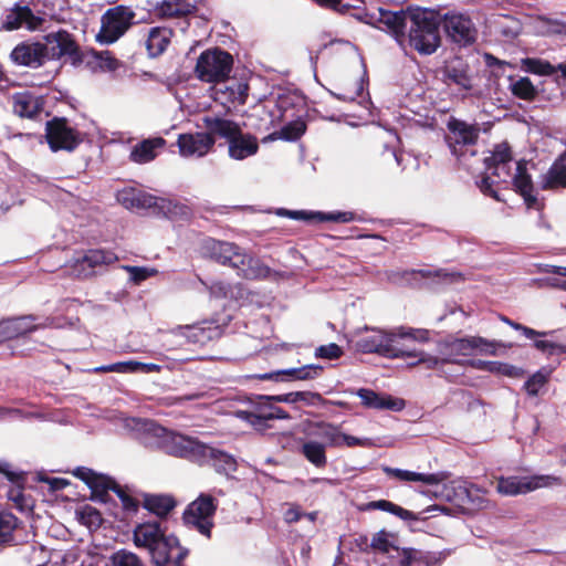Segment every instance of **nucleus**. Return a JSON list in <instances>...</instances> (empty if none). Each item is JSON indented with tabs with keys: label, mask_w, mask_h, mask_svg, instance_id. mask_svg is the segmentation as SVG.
I'll list each match as a JSON object with an SVG mask.
<instances>
[{
	"label": "nucleus",
	"mask_w": 566,
	"mask_h": 566,
	"mask_svg": "<svg viewBox=\"0 0 566 566\" xmlns=\"http://www.w3.org/2000/svg\"><path fill=\"white\" fill-rule=\"evenodd\" d=\"M200 253L205 259L232 268L245 280H264L271 275L268 265L234 242L208 237L201 242Z\"/></svg>",
	"instance_id": "obj_1"
},
{
	"label": "nucleus",
	"mask_w": 566,
	"mask_h": 566,
	"mask_svg": "<svg viewBox=\"0 0 566 566\" xmlns=\"http://www.w3.org/2000/svg\"><path fill=\"white\" fill-rule=\"evenodd\" d=\"M374 334L360 336L355 340V349L363 354H378L381 357L395 359L415 355L408 348L398 346L399 340L411 338L419 343L429 340V331L423 328L397 327L391 331L371 329Z\"/></svg>",
	"instance_id": "obj_2"
},
{
	"label": "nucleus",
	"mask_w": 566,
	"mask_h": 566,
	"mask_svg": "<svg viewBox=\"0 0 566 566\" xmlns=\"http://www.w3.org/2000/svg\"><path fill=\"white\" fill-rule=\"evenodd\" d=\"M211 125L218 139L228 145V155L234 160H244L259 151V140L251 133H244L235 120L218 116Z\"/></svg>",
	"instance_id": "obj_3"
},
{
	"label": "nucleus",
	"mask_w": 566,
	"mask_h": 566,
	"mask_svg": "<svg viewBox=\"0 0 566 566\" xmlns=\"http://www.w3.org/2000/svg\"><path fill=\"white\" fill-rule=\"evenodd\" d=\"M144 429L147 433L161 440V447L166 453L199 464L202 462L206 444L198 439L182 434H174L155 421H147L144 424Z\"/></svg>",
	"instance_id": "obj_4"
},
{
	"label": "nucleus",
	"mask_w": 566,
	"mask_h": 566,
	"mask_svg": "<svg viewBox=\"0 0 566 566\" xmlns=\"http://www.w3.org/2000/svg\"><path fill=\"white\" fill-rule=\"evenodd\" d=\"M408 40L420 54L436 52L441 40L437 19L426 10L411 11Z\"/></svg>",
	"instance_id": "obj_5"
},
{
	"label": "nucleus",
	"mask_w": 566,
	"mask_h": 566,
	"mask_svg": "<svg viewBox=\"0 0 566 566\" xmlns=\"http://www.w3.org/2000/svg\"><path fill=\"white\" fill-rule=\"evenodd\" d=\"M136 13L127 6L108 8L101 17V27L95 41L101 45H111L123 38L135 23Z\"/></svg>",
	"instance_id": "obj_6"
},
{
	"label": "nucleus",
	"mask_w": 566,
	"mask_h": 566,
	"mask_svg": "<svg viewBox=\"0 0 566 566\" xmlns=\"http://www.w3.org/2000/svg\"><path fill=\"white\" fill-rule=\"evenodd\" d=\"M232 66V55L220 48H214L201 52L195 73L200 81L217 84L227 80Z\"/></svg>",
	"instance_id": "obj_7"
},
{
	"label": "nucleus",
	"mask_w": 566,
	"mask_h": 566,
	"mask_svg": "<svg viewBox=\"0 0 566 566\" xmlns=\"http://www.w3.org/2000/svg\"><path fill=\"white\" fill-rule=\"evenodd\" d=\"M217 509V499L211 494L201 493L187 505L182 513V522L186 526L196 530L207 538H211Z\"/></svg>",
	"instance_id": "obj_8"
},
{
	"label": "nucleus",
	"mask_w": 566,
	"mask_h": 566,
	"mask_svg": "<svg viewBox=\"0 0 566 566\" xmlns=\"http://www.w3.org/2000/svg\"><path fill=\"white\" fill-rule=\"evenodd\" d=\"M448 134L444 136L451 154L460 161L465 155V147L474 146L480 136V127L476 124L450 117L447 122Z\"/></svg>",
	"instance_id": "obj_9"
},
{
	"label": "nucleus",
	"mask_w": 566,
	"mask_h": 566,
	"mask_svg": "<svg viewBox=\"0 0 566 566\" xmlns=\"http://www.w3.org/2000/svg\"><path fill=\"white\" fill-rule=\"evenodd\" d=\"M214 120H218V116H205L202 122L206 132L180 134L178 136L177 145L182 157H202L213 148L218 140V136L212 133L210 124Z\"/></svg>",
	"instance_id": "obj_10"
},
{
	"label": "nucleus",
	"mask_w": 566,
	"mask_h": 566,
	"mask_svg": "<svg viewBox=\"0 0 566 566\" xmlns=\"http://www.w3.org/2000/svg\"><path fill=\"white\" fill-rule=\"evenodd\" d=\"M45 138L52 151H73L82 143L81 133L65 117H53L45 124Z\"/></svg>",
	"instance_id": "obj_11"
},
{
	"label": "nucleus",
	"mask_w": 566,
	"mask_h": 566,
	"mask_svg": "<svg viewBox=\"0 0 566 566\" xmlns=\"http://www.w3.org/2000/svg\"><path fill=\"white\" fill-rule=\"evenodd\" d=\"M43 39L48 49L49 60L65 59L73 66H78V62L81 61V46L72 33H70L67 30L60 29L55 32L45 34Z\"/></svg>",
	"instance_id": "obj_12"
},
{
	"label": "nucleus",
	"mask_w": 566,
	"mask_h": 566,
	"mask_svg": "<svg viewBox=\"0 0 566 566\" xmlns=\"http://www.w3.org/2000/svg\"><path fill=\"white\" fill-rule=\"evenodd\" d=\"M560 484H563V479L554 475H535L532 478L510 476L499 480L497 490L505 495H517L539 488Z\"/></svg>",
	"instance_id": "obj_13"
},
{
	"label": "nucleus",
	"mask_w": 566,
	"mask_h": 566,
	"mask_svg": "<svg viewBox=\"0 0 566 566\" xmlns=\"http://www.w3.org/2000/svg\"><path fill=\"white\" fill-rule=\"evenodd\" d=\"M189 554V549L182 547L178 537L175 535H165L159 543L151 548L149 556L151 563L156 566H185L184 560Z\"/></svg>",
	"instance_id": "obj_14"
},
{
	"label": "nucleus",
	"mask_w": 566,
	"mask_h": 566,
	"mask_svg": "<svg viewBox=\"0 0 566 566\" xmlns=\"http://www.w3.org/2000/svg\"><path fill=\"white\" fill-rule=\"evenodd\" d=\"M512 185L514 191L523 198L524 205L528 210H544L545 203L543 200L538 199L535 192L534 182L527 171V161L525 159H521L516 163V171L512 178Z\"/></svg>",
	"instance_id": "obj_15"
},
{
	"label": "nucleus",
	"mask_w": 566,
	"mask_h": 566,
	"mask_svg": "<svg viewBox=\"0 0 566 566\" xmlns=\"http://www.w3.org/2000/svg\"><path fill=\"white\" fill-rule=\"evenodd\" d=\"M444 29L448 36L460 46L472 45L478 38V30L471 18L462 13H447Z\"/></svg>",
	"instance_id": "obj_16"
},
{
	"label": "nucleus",
	"mask_w": 566,
	"mask_h": 566,
	"mask_svg": "<svg viewBox=\"0 0 566 566\" xmlns=\"http://www.w3.org/2000/svg\"><path fill=\"white\" fill-rule=\"evenodd\" d=\"M446 556L442 552H431L415 547L396 548L394 566H441Z\"/></svg>",
	"instance_id": "obj_17"
},
{
	"label": "nucleus",
	"mask_w": 566,
	"mask_h": 566,
	"mask_svg": "<svg viewBox=\"0 0 566 566\" xmlns=\"http://www.w3.org/2000/svg\"><path fill=\"white\" fill-rule=\"evenodd\" d=\"M10 59L17 65L38 69L49 61L48 49L44 42L23 41L11 51Z\"/></svg>",
	"instance_id": "obj_18"
},
{
	"label": "nucleus",
	"mask_w": 566,
	"mask_h": 566,
	"mask_svg": "<svg viewBox=\"0 0 566 566\" xmlns=\"http://www.w3.org/2000/svg\"><path fill=\"white\" fill-rule=\"evenodd\" d=\"M318 429L317 437L325 441V447L331 448H355L370 447L371 441L368 438H357L340 431L339 426L321 421L315 424Z\"/></svg>",
	"instance_id": "obj_19"
},
{
	"label": "nucleus",
	"mask_w": 566,
	"mask_h": 566,
	"mask_svg": "<svg viewBox=\"0 0 566 566\" xmlns=\"http://www.w3.org/2000/svg\"><path fill=\"white\" fill-rule=\"evenodd\" d=\"M449 347L452 353L463 356L471 355L474 350H479L481 354L496 356L499 347L512 348L513 344H506L499 340H489L481 336H470L455 338L449 344Z\"/></svg>",
	"instance_id": "obj_20"
},
{
	"label": "nucleus",
	"mask_w": 566,
	"mask_h": 566,
	"mask_svg": "<svg viewBox=\"0 0 566 566\" xmlns=\"http://www.w3.org/2000/svg\"><path fill=\"white\" fill-rule=\"evenodd\" d=\"M411 12L400 10L390 11L384 8L378 9V17L376 18L377 28L386 31L397 41L398 44L403 45L406 42V28L408 20L410 21Z\"/></svg>",
	"instance_id": "obj_21"
},
{
	"label": "nucleus",
	"mask_w": 566,
	"mask_h": 566,
	"mask_svg": "<svg viewBox=\"0 0 566 566\" xmlns=\"http://www.w3.org/2000/svg\"><path fill=\"white\" fill-rule=\"evenodd\" d=\"M222 336V329L213 323H203L202 325L186 326L179 331L177 336L178 345L192 344L199 347L206 346Z\"/></svg>",
	"instance_id": "obj_22"
},
{
	"label": "nucleus",
	"mask_w": 566,
	"mask_h": 566,
	"mask_svg": "<svg viewBox=\"0 0 566 566\" xmlns=\"http://www.w3.org/2000/svg\"><path fill=\"white\" fill-rule=\"evenodd\" d=\"M249 96V84L243 78H229L217 83L214 87V99L221 104L244 105Z\"/></svg>",
	"instance_id": "obj_23"
},
{
	"label": "nucleus",
	"mask_w": 566,
	"mask_h": 566,
	"mask_svg": "<svg viewBox=\"0 0 566 566\" xmlns=\"http://www.w3.org/2000/svg\"><path fill=\"white\" fill-rule=\"evenodd\" d=\"M277 214L281 217H287L294 220H302L307 223H322V222H337L347 223L356 219V214L350 211H337V212H314L306 210H287L281 208L277 210Z\"/></svg>",
	"instance_id": "obj_24"
},
{
	"label": "nucleus",
	"mask_w": 566,
	"mask_h": 566,
	"mask_svg": "<svg viewBox=\"0 0 566 566\" xmlns=\"http://www.w3.org/2000/svg\"><path fill=\"white\" fill-rule=\"evenodd\" d=\"M442 82L449 87L457 86L459 91H471L473 77L469 64L460 57L448 62L442 69Z\"/></svg>",
	"instance_id": "obj_25"
},
{
	"label": "nucleus",
	"mask_w": 566,
	"mask_h": 566,
	"mask_svg": "<svg viewBox=\"0 0 566 566\" xmlns=\"http://www.w3.org/2000/svg\"><path fill=\"white\" fill-rule=\"evenodd\" d=\"M118 258L111 250L90 249L83 256L78 258L74 264L75 271L84 277L92 276L95 269L102 265H108L116 262Z\"/></svg>",
	"instance_id": "obj_26"
},
{
	"label": "nucleus",
	"mask_w": 566,
	"mask_h": 566,
	"mask_svg": "<svg viewBox=\"0 0 566 566\" xmlns=\"http://www.w3.org/2000/svg\"><path fill=\"white\" fill-rule=\"evenodd\" d=\"M117 201L128 210L150 209L156 214L160 197L144 190L128 187L117 192Z\"/></svg>",
	"instance_id": "obj_27"
},
{
	"label": "nucleus",
	"mask_w": 566,
	"mask_h": 566,
	"mask_svg": "<svg viewBox=\"0 0 566 566\" xmlns=\"http://www.w3.org/2000/svg\"><path fill=\"white\" fill-rule=\"evenodd\" d=\"M0 473L13 484L7 492L8 499L14 503L15 507L23 510L27 506L23 493L27 483L25 472L13 471L9 462L0 461Z\"/></svg>",
	"instance_id": "obj_28"
},
{
	"label": "nucleus",
	"mask_w": 566,
	"mask_h": 566,
	"mask_svg": "<svg viewBox=\"0 0 566 566\" xmlns=\"http://www.w3.org/2000/svg\"><path fill=\"white\" fill-rule=\"evenodd\" d=\"M165 535L166 530L161 527V523L158 521L140 523L133 532L135 545L137 547L146 548L148 553L159 543L160 539H163Z\"/></svg>",
	"instance_id": "obj_29"
},
{
	"label": "nucleus",
	"mask_w": 566,
	"mask_h": 566,
	"mask_svg": "<svg viewBox=\"0 0 566 566\" xmlns=\"http://www.w3.org/2000/svg\"><path fill=\"white\" fill-rule=\"evenodd\" d=\"M36 316L21 315L1 319L3 327L4 340H11L19 337H24L39 328L35 323Z\"/></svg>",
	"instance_id": "obj_30"
},
{
	"label": "nucleus",
	"mask_w": 566,
	"mask_h": 566,
	"mask_svg": "<svg viewBox=\"0 0 566 566\" xmlns=\"http://www.w3.org/2000/svg\"><path fill=\"white\" fill-rule=\"evenodd\" d=\"M268 396H258L251 400V410H237L235 417L249 422L253 427H262L270 420L269 415L272 410V400H266Z\"/></svg>",
	"instance_id": "obj_31"
},
{
	"label": "nucleus",
	"mask_w": 566,
	"mask_h": 566,
	"mask_svg": "<svg viewBox=\"0 0 566 566\" xmlns=\"http://www.w3.org/2000/svg\"><path fill=\"white\" fill-rule=\"evenodd\" d=\"M41 23L42 19L34 15L28 6L21 7L15 4L14 8L6 14L2 27L7 31H13L27 24L30 30H35Z\"/></svg>",
	"instance_id": "obj_32"
},
{
	"label": "nucleus",
	"mask_w": 566,
	"mask_h": 566,
	"mask_svg": "<svg viewBox=\"0 0 566 566\" xmlns=\"http://www.w3.org/2000/svg\"><path fill=\"white\" fill-rule=\"evenodd\" d=\"M174 31L166 27H153L148 30L145 46L149 57L156 59L164 54L170 44Z\"/></svg>",
	"instance_id": "obj_33"
},
{
	"label": "nucleus",
	"mask_w": 566,
	"mask_h": 566,
	"mask_svg": "<svg viewBox=\"0 0 566 566\" xmlns=\"http://www.w3.org/2000/svg\"><path fill=\"white\" fill-rule=\"evenodd\" d=\"M166 144L167 142L163 137L144 139L133 147L129 158L136 164L153 161L158 156V151L165 148Z\"/></svg>",
	"instance_id": "obj_34"
},
{
	"label": "nucleus",
	"mask_w": 566,
	"mask_h": 566,
	"mask_svg": "<svg viewBox=\"0 0 566 566\" xmlns=\"http://www.w3.org/2000/svg\"><path fill=\"white\" fill-rule=\"evenodd\" d=\"M210 464L218 473L229 475L238 469L237 460L230 453L206 444L205 458L200 464Z\"/></svg>",
	"instance_id": "obj_35"
},
{
	"label": "nucleus",
	"mask_w": 566,
	"mask_h": 566,
	"mask_svg": "<svg viewBox=\"0 0 566 566\" xmlns=\"http://www.w3.org/2000/svg\"><path fill=\"white\" fill-rule=\"evenodd\" d=\"M197 12V6L187 0H164L155 8L159 19H180Z\"/></svg>",
	"instance_id": "obj_36"
},
{
	"label": "nucleus",
	"mask_w": 566,
	"mask_h": 566,
	"mask_svg": "<svg viewBox=\"0 0 566 566\" xmlns=\"http://www.w3.org/2000/svg\"><path fill=\"white\" fill-rule=\"evenodd\" d=\"M566 188V149L554 160L542 178V189L557 190Z\"/></svg>",
	"instance_id": "obj_37"
},
{
	"label": "nucleus",
	"mask_w": 566,
	"mask_h": 566,
	"mask_svg": "<svg viewBox=\"0 0 566 566\" xmlns=\"http://www.w3.org/2000/svg\"><path fill=\"white\" fill-rule=\"evenodd\" d=\"M200 282L207 289L210 296L217 300H241L247 296V290L241 283L230 284L221 280L211 281L210 283L200 280Z\"/></svg>",
	"instance_id": "obj_38"
},
{
	"label": "nucleus",
	"mask_w": 566,
	"mask_h": 566,
	"mask_svg": "<svg viewBox=\"0 0 566 566\" xmlns=\"http://www.w3.org/2000/svg\"><path fill=\"white\" fill-rule=\"evenodd\" d=\"M177 506L176 499L170 494H150L143 496V507L159 518H166Z\"/></svg>",
	"instance_id": "obj_39"
},
{
	"label": "nucleus",
	"mask_w": 566,
	"mask_h": 566,
	"mask_svg": "<svg viewBox=\"0 0 566 566\" xmlns=\"http://www.w3.org/2000/svg\"><path fill=\"white\" fill-rule=\"evenodd\" d=\"M513 160V153L507 142L496 144L491 155L485 157L483 163L488 170H492V176L501 178L500 169L506 168Z\"/></svg>",
	"instance_id": "obj_40"
},
{
	"label": "nucleus",
	"mask_w": 566,
	"mask_h": 566,
	"mask_svg": "<svg viewBox=\"0 0 566 566\" xmlns=\"http://www.w3.org/2000/svg\"><path fill=\"white\" fill-rule=\"evenodd\" d=\"M117 486L118 483L113 478L105 474H101L99 479L93 482V484L90 486V499L94 502H99L102 504L109 505L116 509V502L113 500L108 492L113 491L115 493Z\"/></svg>",
	"instance_id": "obj_41"
},
{
	"label": "nucleus",
	"mask_w": 566,
	"mask_h": 566,
	"mask_svg": "<svg viewBox=\"0 0 566 566\" xmlns=\"http://www.w3.org/2000/svg\"><path fill=\"white\" fill-rule=\"evenodd\" d=\"M522 69L531 74L539 76H551L556 72H560V75L566 80V63H559L556 66L549 61L538 57H525L522 59Z\"/></svg>",
	"instance_id": "obj_42"
},
{
	"label": "nucleus",
	"mask_w": 566,
	"mask_h": 566,
	"mask_svg": "<svg viewBox=\"0 0 566 566\" xmlns=\"http://www.w3.org/2000/svg\"><path fill=\"white\" fill-rule=\"evenodd\" d=\"M323 370L322 366L318 365H306L298 368H290L277 370L273 373H268L259 376L261 380H283V376H290L297 380H307L316 378L321 371Z\"/></svg>",
	"instance_id": "obj_43"
},
{
	"label": "nucleus",
	"mask_w": 566,
	"mask_h": 566,
	"mask_svg": "<svg viewBox=\"0 0 566 566\" xmlns=\"http://www.w3.org/2000/svg\"><path fill=\"white\" fill-rule=\"evenodd\" d=\"M384 472L392 478L406 482H422L428 485H437L443 481V476L439 473H417L412 471L385 467Z\"/></svg>",
	"instance_id": "obj_44"
},
{
	"label": "nucleus",
	"mask_w": 566,
	"mask_h": 566,
	"mask_svg": "<svg viewBox=\"0 0 566 566\" xmlns=\"http://www.w3.org/2000/svg\"><path fill=\"white\" fill-rule=\"evenodd\" d=\"M12 101L13 112L20 117L34 118L41 112V105L29 92L13 94Z\"/></svg>",
	"instance_id": "obj_45"
},
{
	"label": "nucleus",
	"mask_w": 566,
	"mask_h": 566,
	"mask_svg": "<svg viewBox=\"0 0 566 566\" xmlns=\"http://www.w3.org/2000/svg\"><path fill=\"white\" fill-rule=\"evenodd\" d=\"M156 214L171 220H189L192 217V210L185 203L159 198Z\"/></svg>",
	"instance_id": "obj_46"
},
{
	"label": "nucleus",
	"mask_w": 566,
	"mask_h": 566,
	"mask_svg": "<svg viewBox=\"0 0 566 566\" xmlns=\"http://www.w3.org/2000/svg\"><path fill=\"white\" fill-rule=\"evenodd\" d=\"M20 520L11 512L0 511V546L14 542V532L20 525Z\"/></svg>",
	"instance_id": "obj_47"
},
{
	"label": "nucleus",
	"mask_w": 566,
	"mask_h": 566,
	"mask_svg": "<svg viewBox=\"0 0 566 566\" xmlns=\"http://www.w3.org/2000/svg\"><path fill=\"white\" fill-rule=\"evenodd\" d=\"M304 458L318 469L325 468L327 464V457L325 444L317 441L304 442L301 449Z\"/></svg>",
	"instance_id": "obj_48"
},
{
	"label": "nucleus",
	"mask_w": 566,
	"mask_h": 566,
	"mask_svg": "<svg viewBox=\"0 0 566 566\" xmlns=\"http://www.w3.org/2000/svg\"><path fill=\"white\" fill-rule=\"evenodd\" d=\"M367 509L385 511V512H388V513H391V514L398 516L399 518H401L403 521H418L419 520L418 515L415 514L413 512L408 511V510H406L390 501H387V500H378V501L369 502L367 504Z\"/></svg>",
	"instance_id": "obj_49"
},
{
	"label": "nucleus",
	"mask_w": 566,
	"mask_h": 566,
	"mask_svg": "<svg viewBox=\"0 0 566 566\" xmlns=\"http://www.w3.org/2000/svg\"><path fill=\"white\" fill-rule=\"evenodd\" d=\"M510 91L515 97L527 102L534 101L538 95L537 88L531 78L526 76L511 83Z\"/></svg>",
	"instance_id": "obj_50"
},
{
	"label": "nucleus",
	"mask_w": 566,
	"mask_h": 566,
	"mask_svg": "<svg viewBox=\"0 0 566 566\" xmlns=\"http://www.w3.org/2000/svg\"><path fill=\"white\" fill-rule=\"evenodd\" d=\"M88 54L93 57L99 59L97 66L101 72H115L122 66V62L109 50L98 51L96 49H91Z\"/></svg>",
	"instance_id": "obj_51"
},
{
	"label": "nucleus",
	"mask_w": 566,
	"mask_h": 566,
	"mask_svg": "<svg viewBox=\"0 0 566 566\" xmlns=\"http://www.w3.org/2000/svg\"><path fill=\"white\" fill-rule=\"evenodd\" d=\"M370 548L386 554L392 562L395 549L399 547L389 541V533H387L385 530H381L373 536L370 541Z\"/></svg>",
	"instance_id": "obj_52"
},
{
	"label": "nucleus",
	"mask_w": 566,
	"mask_h": 566,
	"mask_svg": "<svg viewBox=\"0 0 566 566\" xmlns=\"http://www.w3.org/2000/svg\"><path fill=\"white\" fill-rule=\"evenodd\" d=\"M306 130V124L301 120H293L284 125L280 130V137L284 140L295 142L302 137Z\"/></svg>",
	"instance_id": "obj_53"
},
{
	"label": "nucleus",
	"mask_w": 566,
	"mask_h": 566,
	"mask_svg": "<svg viewBox=\"0 0 566 566\" xmlns=\"http://www.w3.org/2000/svg\"><path fill=\"white\" fill-rule=\"evenodd\" d=\"M111 560L112 566H145L136 554L125 549L114 553Z\"/></svg>",
	"instance_id": "obj_54"
},
{
	"label": "nucleus",
	"mask_w": 566,
	"mask_h": 566,
	"mask_svg": "<svg viewBox=\"0 0 566 566\" xmlns=\"http://www.w3.org/2000/svg\"><path fill=\"white\" fill-rule=\"evenodd\" d=\"M491 368L490 373L503 375L510 378H522L525 375V370L523 368L502 361H492Z\"/></svg>",
	"instance_id": "obj_55"
},
{
	"label": "nucleus",
	"mask_w": 566,
	"mask_h": 566,
	"mask_svg": "<svg viewBox=\"0 0 566 566\" xmlns=\"http://www.w3.org/2000/svg\"><path fill=\"white\" fill-rule=\"evenodd\" d=\"M415 355H406L405 358H417V363H421L427 369H436L440 364H449L452 360L449 358H438L436 356L426 354L423 352L412 350Z\"/></svg>",
	"instance_id": "obj_56"
},
{
	"label": "nucleus",
	"mask_w": 566,
	"mask_h": 566,
	"mask_svg": "<svg viewBox=\"0 0 566 566\" xmlns=\"http://www.w3.org/2000/svg\"><path fill=\"white\" fill-rule=\"evenodd\" d=\"M115 494L118 496V499L122 502L123 510L127 513L135 514L139 510V501L128 494L126 490L118 484L117 489L115 490Z\"/></svg>",
	"instance_id": "obj_57"
},
{
	"label": "nucleus",
	"mask_w": 566,
	"mask_h": 566,
	"mask_svg": "<svg viewBox=\"0 0 566 566\" xmlns=\"http://www.w3.org/2000/svg\"><path fill=\"white\" fill-rule=\"evenodd\" d=\"M357 396L361 399V403L366 408L379 409L382 395L377 394L371 389L360 388Z\"/></svg>",
	"instance_id": "obj_58"
},
{
	"label": "nucleus",
	"mask_w": 566,
	"mask_h": 566,
	"mask_svg": "<svg viewBox=\"0 0 566 566\" xmlns=\"http://www.w3.org/2000/svg\"><path fill=\"white\" fill-rule=\"evenodd\" d=\"M499 317H500V319L503 323L507 324L513 329L522 332L523 335H525L527 338H534V337H537V336H546L548 334L547 332H538V331H535V329H533V328H531L528 326H525L523 324L514 322V321H512L511 318H509L505 315H500Z\"/></svg>",
	"instance_id": "obj_59"
},
{
	"label": "nucleus",
	"mask_w": 566,
	"mask_h": 566,
	"mask_svg": "<svg viewBox=\"0 0 566 566\" xmlns=\"http://www.w3.org/2000/svg\"><path fill=\"white\" fill-rule=\"evenodd\" d=\"M547 378L541 371L532 375L524 384V388L530 396H537L539 389L546 384Z\"/></svg>",
	"instance_id": "obj_60"
},
{
	"label": "nucleus",
	"mask_w": 566,
	"mask_h": 566,
	"mask_svg": "<svg viewBox=\"0 0 566 566\" xmlns=\"http://www.w3.org/2000/svg\"><path fill=\"white\" fill-rule=\"evenodd\" d=\"M494 181L491 179V176L488 174H483L481 179L476 182L480 191L488 197H491L495 201L502 202L503 199L500 197L499 192L493 189Z\"/></svg>",
	"instance_id": "obj_61"
},
{
	"label": "nucleus",
	"mask_w": 566,
	"mask_h": 566,
	"mask_svg": "<svg viewBox=\"0 0 566 566\" xmlns=\"http://www.w3.org/2000/svg\"><path fill=\"white\" fill-rule=\"evenodd\" d=\"M318 7L340 14L347 13L353 6L344 3L343 0H312Z\"/></svg>",
	"instance_id": "obj_62"
},
{
	"label": "nucleus",
	"mask_w": 566,
	"mask_h": 566,
	"mask_svg": "<svg viewBox=\"0 0 566 566\" xmlns=\"http://www.w3.org/2000/svg\"><path fill=\"white\" fill-rule=\"evenodd\" d=\"M343 355V349L335 343L322 345L316 348L315 356L325 359H338Z\"/></svg>",
	"instance_id": "obj_63"
},
{
	"label": "nucleus",
	"mask_w": 566,
	"mask_h": 566,
	"mask_svg": "<svg viewBox=\"0 0 566 566\" xmlns=\"http://www.w3.org/2000/svg\"><path fill=\"white\" fill-rule=\"evenodd\" d=\"M73 475L83 481L88 488L99 479L101 474L94 470L85 467H77L73 472Z\"/></svg>",
	"instance_id": "obj_64"
}]
</instances>
